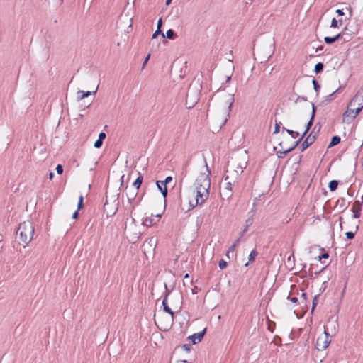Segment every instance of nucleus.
Instances as JSON below:
<instances>
[{"label":"nucleus","mask_w":363,"mask_h":363,"mask_svg":"<svg viewBox=\"0 0 363 363\" xmlns=\"http://www.w3.org/2000/svg\"><path fill=\"white\" fill-rule=\"evenodd\" d=\"M211 171L206 162L201 166L200 174L197 176L194 182V189L193 194L195 197V203L190 201L191 206H198L203 204L209 196V189L211 187L210 179Z\"/></svg>","instance_id":"f257e3e1"},{"label":"nucleus","mask_w":363,"mask_h":363,"mask_svg":"<svg viewBox=\"0 0 363 363\" xmlns=\"http://www.w3.org/2000/svg\"><path fill=\"white\" fill-rule=\"evenodd\" d=\"M234 103V96L232 94L223 95L217 102L215 116L212 120V126L215 130L220 129L228 121Z\"/></svg>","instance_id":"f03ea898"},{"label":"nucleus","mask_w":363,"mask_h":363,"mask_svg":"<svg viewBox=\"0 0 363 363\" xmlns=\"http://www.w3.org/2000/svg\"><path fill=\"white\" fill-rule=\"evenodd\" d=\"M363 108V87L360 88L349 102L343 113V121L350 123Z\"/></svg>","instance_id":"7ed1b4c3"},{"label":"nucleus","mask_w":363,"mask_h":363,"mask_svg":"<svg viewBox=\"0 0 363 363\" xmlns=\"http://www.w3.org/2000/svg\"><path fill=\"white\" fill-rule=\"evenodd\" d=\"M247 161L248 156L245 151L238 153L232 157L231 161L228 162L226 172L229 173L230 171H233L238 175L247 167Z\"/></svg>","instance_id":"20e7f679"},{"label":"nucleus","mask_w":363,"mask_h":363,"mask_svg":"<svg viewBox=\"0 0 363 363\" xmlns=\"http://www.w3.org/2000/svg\"><path fill=\"white\" fill-rule=\"evenodd\" d=\"M17 234L19 242L24 247L31 242L34 235V226L30 220L21 223L18 225Z\"/></svg>","instance_id":"39448f33"},{"label":"nucleus","mask_w":363,"mask_h":363,"mask_svg":"<svg viewBox=\"0 0 363 363\" xmlns=\"http://www.w3.org/2000/svg\"><path fill=\"white\" fill-rule=\"evenodd\" d=\"M201 85L198 83H192L190 84L186 98V104L189 108L193 107L199 100Z\"/></svg>","instance_id":"423d86ee"},{"label":"nucleus","mask_w":363,"mask_h":363,"mask_svg":"<svg viewBox=\"0 0 363 363\" xmlns=\"http://www.w3.org/2000/svg\"><path fill=\"white\" fill-rule=\"evenodd\" d=\"M154 320L157 327L164 331H167L171 328L174 323V316L172 315H164L159 312L154 315Z\"/></svg>","instance_id":"0eeeda50"},{"label":"nucleus","mask_w":363,"mask_h":363,"mask_svg":"<svg viewBox=\"0 0 363 363\" xmlns=\"http://www.w3.org/2000/svg\"><path fill=\"white\" fill-rule=\"evenodd\" d=\"M315 107L314 104H312V114H311V119H310V121H308V123L307 124L306 130H304V132L301 135V136L299 138V140H297L294 143V145L293 146H291V147H289L287 149L281 147V150L278 151L277 153L278 157L283 158L287 153H289L291 151H292L297 146V145L298 144L299 141L305 136V135L307 133V132L309 130L311 126L312 125L313 121V119H314V116H315Z\"/></svg>","instance_id":"6e6552de"},{"label":"nucleus","mask_w":363,"mask_h":363,"mask_svg":"<svg viewBox=\"0 0 363 363\" xmlns=\"http://www.w3.org/2000/svg\"><path fill=\"white\" fill-rule=\"evenodd\" d=\"M330 338L328 332V328L325 327L324 334L318 337L316 341V347L318 350H325L330 343Z\"/></svg>","instance_id":"1a4fd4ad"},{"label":"nucleus","mask_w":363,"mask_h":363,"mask_svg":"<svg viewBox=\"0 0 363 363\" xmlns=\"http://www.w3.org/2000/svg\"><path fill=\"white\" fill-rule=\"evenodd\" d=\"M229 176L227 175L225 178V182L223 184V186L221 187V194L226 197L227 199H230L232 196V189L233 184L228 181Z\"/></svg>","instance_id":"9d476101"},{"label":"nucleus","mask_w":363,"mask_h":363,"mask_svg":"<svg viewBox=\"0 0 363 363\" xmlns=\"http://www.w3.org/2000/svg\"><path fill=\"white\" fill-rule=\"evenodd\" d=\"M362 201H355L352 205V211L354 213V218H358L361 215L362 203H363V196L362 198Z\"/></svg>","instance_id":"9b49d317"},{"label":"nucleus","mask_w":363,"mask_h":363,"mask_svg":"<svg viewBox=\"0 0 363 363\" xmlns=\"http://www.w3.org/2000/svg\"><path fill=\"white\" fill-rule=\"evenodd\" d=\"M315 140V137L311 134L306 138L301 145V150L303 152L308 148Z\"/></svg>","instance_id":"f8f14e48"},{"label":"nucleus","mask_w":363,"mask_h":363,"mask_svg":"<svg viewBox=\"0 0 363 363\" xmlns=\"http://www.w3.org/2000/svg\"><path fill=\"white\" fill-rule=\"evenodd\" d=\"M138 191L137 189H129L126 192V196L128 201V203H131L132 201L135 199Z\"/></svg>","instance_id":"ddd939ff"},{"label":"nucleus","mask_w":363,"mask_h":363,"mask_svg":"<svg viewBox=\"0 0 363 363\" xmlns=\"http://www.w3.org/2000/svg\"><path fill=\"white\" fill-rule=\"evenodd\" d=\"M162 307L163 311L167 313V315H172V316H174V312L167 304V294L165 296L162 301Z\"/></svg>","instance_id":"4468645a"},{"label":"nucleus","mask_w":363,"mask_h":363,"mask_svg":"<svg viewBox=\"0 0 363 363\" xmlns=\"http://www.w3.org/2000/svg\"><path fill=\"white\" fill-rule=\"evenodd\" d=\"M205 333L206 329H204L202 332L194 334L191 336L193 343L196 344V342H199L202 340Z\"/></svg>","instance_id":"2eb2a0df"},{"label":"nucleus","mask_w":363,"mask_h":363,"mask_svg":"<svg viewBox=\"0 0 363 363\" xmlns=\"http://www.w3.org/2000/svg\"><path fill=\"white\" fill-rule=\"evenodd\" d=\"M156 184L157 188L162 192V194L164 196V198H165L167 195V186H165L161 181H157Z\"/></svg>","instance_id":"dca6fc26"},{"label":"nucleus","mask_w":363,"mask_h":363,"mask_svg":"<svg viewBox=\"0 0 363 363\" xmlns=\"http://www.w3.org/2000/svg\"><path fill=\"white\" fill-rule=\"evenodd\" d=\"M240 241V238L237 239L235 241V242L229 247V249L227 252V254H226V255L228 258H229V253H232V257L234 256V252H235L236 247L238 246Z\"/></svg>","instance_id":"f3484780"},{"label":"nucleus","mask_w":363,"mask_h":363,"mask_svg":"<svg viewBox=\"0 0 363 363\" xmlns=\"http://www.w3.org/2000/svg\"><path fill=\"white\" fill-rule=\"evenodd\" d=\"M156 223L155 218L152 217H147L143 220L142 224L146 227H150Z\"/></svg>","instance_id":"a211bd4d"},{"label":"nucleus","mask_w":363,"mask_h":363,"mask_svg":"<svg viewBox=\"0 0 363 363\" xmlns=\"http://www.w3.org/2000/svg\"><path fill=\"white\" fill-rule=\"evenodd\" d=\"M341 37H342V35L340 33H339L334 37H325L324 41L327 44H332L334 42H335L336 40H337L338 39H340Z\"/></svg>","instance_id":"6ab92c4d"},{"label":"nucleus","mask_w":363,"mask_h":363,"mask_svg":"<svg viewBox=\"0 0 363 363\" xmlns=\"http://www.w3.org/2000/svg\"><path fill=\"white\" fill-rule=\"evenodd\" d=\"M91 92L90 91H79L77 92V101H81L82 99H84V98L86 97H88L89 96L91 95Z\"/></svg>","instance_id":"aec40b11"},{"label":"nucleus","mask_w":363,"mask_h":363,"mask_svg":"<svg viewBox=\"0 0 363 363\" xmlns=\"http://www.w3.org/2000/svg\"><path fill=\"white\" fill-rule=\"evenodd\" d=\"M142 182H143V177L141 175H140L133 184V186L135 187L134 189H137V191H138V189L140 188V186L142 184Z\"/></svg>","instance_id":"412c9836"},{"label":"nucleus","mask_w":363,"mask_h":363,"mask_svg":"<svg viewBox=\"0 0 363 363\" xmlns=\"http://www.w3.org/2000/svg\"><path fill=\"white\" fill-rule=\"evenodd\" d=\"M340 142V137L339 136H333L332 138V140L329 144V146L328 147H333L337 144H339Z\"/></svg>","instance_id":"4be33fe9"},{"label":"nucleus","mask_w":363,"mask_h":363,"mask_svg":"<svg viewBox=\"0 0 363 363\" xmlns=\"http://www.w3.org/2000/svg\"><path fill=\"white\" fill-rule=\"evenodd\" d=\"M174 36H175V34H174V32L173 30L172 29H169L167 32H166V35H164V34L162 33V38H164L165 37L169 38V39H174Z\"/></svg>","instance_id":"5701e85b"},{"label":"nucleus","mask_w":363,"mask_h":363,"mask_svg":"<svg viewBox=\"0 0 363 363\" xmlns=\"http://www.w3.org/2000/svg\"><path fill=\"white\" fill-rule=\"evenodd\" d=\"M342 24V20H336L335 18H333L331 21V24H330V27L332 28H337L339 27L340 25Z\"/></svg>","instance_id":"b1692460"},{"label":"nucleus","mask_w":363,"mask_h":363,"mask_svg":"<svg viewBox=\"0 0 363 363\" xmlns=\"http://www.w3.org/2000/svg\"><path fill=\"white\" fill-rule=\"evenodd\" d=\"M338 186V182L336 180H332L330 182L328 187L331 191H333L337 189Z\"/></svg>","instance_id":"393cba45"},{"label":"nucleus","mask_w":363,"mask_h":363,"mask_svg":"<svg viewBox=\"0 0 363 363\" xmlns=\"http://www.w3.org/2000/svg\"><path fill=\"white\" fill-rule=\"evenodd\" d=\"M155 242V240L153 238H151L150 240L148 242H145L143 245L144 247V252L146 254V250L147 247H149L150 250H154L152 248V244Z\"/></svg>","instance_id":"a878e982"},{"label":"nucleus","mask_w":363,"mask_h":363,"mask_svg":"<svg viewBox=\"0 0 363 363\" xmlns=\"http://www.w3.org/2000/svg\"><path fill=\"white\" fill-rule=\"evenodd\" d=\"M258 255V252L256 250H253L251 251V252L250 253L249 255V262H254L255 257H257V255Z\"/></svg>","instance_id":"bb28decb"},{"label":"nucleus","mask_w":363,"mask_h":363,"mask_svg":"<svg viewBox=\"0 0 363 363\" xmlns=\"http://www.w3.org/2000/svg\"><path fill=\"white\" fill-rule=\"evenodd\" d=\"M254 216V211H252V214L250 215V218L246 220V226L244 230V232L247 231V228L252 225V217Z\"/></svg>","instance_id":"cd10ccee"},{"label":"nucleus","mask_w":363,"mask_h":363,"mask_svg":"<svg viewBox=\"0 0 363 363\" xmlns=\"http://www.w3.org/2000/svg\"><path fill=\"white\" fill-rule=\"evenodd\" d=\"M284 130H286L289 135H291L292 138H296L299 135V133L297 131H294L291 130L286 129L285 128H283Z\"/></svg>","instance_id":"c85d7f7f"},{"label":"nucleus","mask_w":363,"mask_h":363,"mask_svg":"<svg viewBox=\"0 0 363 363\" xmlns=\"http://www.w3.org/2000/svg\"><path fill=\"white\" fill-rule=\"evenodd\" d=\"M323 69V65L321 62H319L315 65L314 71L315 73H320Z\"/></svg>","instance_id":"c756f323"},{"label":"nucleus","mask_w":363,"mask_h":363,"mask_svg":"<svg viewBox=\"0 0 363 363\" xmlns=\"http://www.w3.org/2000/svg\"><path fill=\"white\" fill-rule=\"evenodd\" d=\"M83 201H84V196L83 195H80L79 197V201L77 204V209L80 210L83 207Z\"/></svg>","instance_id":"7c9ffc66"},{"label":"nucleus","mask_w":363,"mask_h":363,"mask_svg":"<svg viewBox=\"0 0 363 363\" xmlns=\"http://www.w3.org/2000/svg\"><path fill=\"white\" fill-rule=\"evenodd\" d=\"M318 296H314L313 299V305H312V311L315 309L317 303H318Z\"/></svg>","instance_id":"2f4dec72"},{"label":"nucleus","mask_w":363,"mask_h":363,"mask_svg":"<svg viewBox=\"0 0 363 363\" xmlns=\"http://www.w3.org/2000/svg\"><path fill=\"white\" fill-rule=\"evenodd\" d=\"M102 143H103L102 140H101L98 139V140H96L95 141V143H94V147H95L96 148H100V147H101V145H102Z\"/></svg>","instance_id":"473e14b6"},{"label":"nucleus","mask_w":363,"mask_h":363,"mask_svg":"<svg viewBox=\"0 0 363 363\" xmlns=\"http://www.w3.org/2000/svg\"><path fill=\"white\" fill-rule=\"evenodd\" d=\"M218 265H219V267H220L221 269H224V268H225V267H226V266H227V263H226V262H225V261H224L223 259H221V260H220V262H219V264H218Z\"/></svg>","instance_id":"72a5a7b5"},{"label":"nucleus","mask_w":363,"mask_h":363,"mask_svg":"<svg viewBox=\"0 0 363 363\" xmlns=\"http://www.w3.org/2000/svg\"><path fill=\"white\" fill-rule=\"evenodd\" d=\"M306 102L307 100L305 97L303 96H298L295 101V103H301V102Z\"/></svg>","instance_id":"f704fd0d"},{"label":"nucleus","mask_w":363,"mask_h":363,"mask_svg":"<svg viewBox=\"0 0 363 363\" xmlns=\"http://www.w3.org/2000/svg\"><path fill=\"white\" fill-rule=\"evenodd\" d=\"M56 172L59 174H61L63 172V168L61 164H57V166L56 167Z\"/></svg>","instance_id":"c9c22d12"},{"label":"nucleus","mask_w":363,"mask_h":363,"mask_svg":"<svg viewBox=\"0 0 363 363\" xmlns=\"http://www.w3.org/2000/svg\"><path fill=\"white\" fill-rule=\"evenodd\" d=\"M345 235L348 239H353L354 237V233L352 232H347Z\"/></svg>","instance_id":"e433bc0d"},{"label":"nucleus","mask_w":363,"mask_h":363,"mask_svg":"<svg viewBox=\"0 0 363 363\" xmlns=\"http://www.w3.org/2000/svg\"><path fill=\"white\" fill-rule=\"evenodd\" d=\"M160 34L162 35L161 30L157 29L152 35V38L153 39L155 38L158 35H160Z\"/></svg>","instance_id":"4c0bfd02"},{"label":"nucleus","mask_w":363,"mask_h":363,"mask_svg":"<svg viewBox=\"0 0 363 363\" xmlns=\"http://www.w3.org/2000/svg\"><path fill=\"white\" fill-rule=\"evenodd\" d=\"M172 180V177H167L164 181H161L165 186H167V184L169 183Z\"/></svg>","instance_id":"58836bf2"},{"label":"nucleus","mask_w":363,"mask_h":363,"mask_svg":"<svg viewBox=\"0 0 363 363\" xmlns=\"http://www.w3.org/2000/svg\"><path fill=\"white\" fill-rule=\"evenodd\" d=\"M313 86H314V89L318 91V89L320 88V86L318 83L317 81H315V79L313 80Z\"/></svg>","instance_id":"ea45409f"},{"label":"nucleus","mask_w":363,"mask_h":363,"mask_svg":"<svg viewBox=\"0 0 363 363\" xmlns=\"http://www.w3.org/2000/svg\"><path fill=\"white\" fill-rule=\"evenodd\" d=\"M279 128H280L279 124L277 123L275 124L274 133H278L279 132Z\"/></svg>","instance_id":"a19ab883"},{"label":"nucleus","mask_w":363,"mask_h":363,"mask_svg":"<svg viewBox=\"0 0 363 363\" xmlns=\"http://www.w3.org/2000/svg\"><path fill=\"white\" fill-rule=\"evenodd\" d=\"M105 138H106V134L102 132V133H99L98 139H99V140L103 141V140L105 139Z\"/></svg>","instance_id":"79ce46f5"},{"label":"nucleus","mask_w":363,"mask_h":363,"mask_svg":"<svg viewBox=\"0 0 363 363\" xmlns=\"http://www.w3.org/2000/svg\"><path fill=\"white\" fill-rule=\"evenodd\" d=\"M162 25V18H160L157 22V29L161 30Z\"/></svg>","instance_id":"37998d69"},{"label":"nucleus","mask_w":363,"mask_h":363,"mask_svg":"<svg viewBox=\"0 0 363 363\" xmlns=\"http://www.w3.org/2000/svg\"><path fill=\"white\" fill-rule=\"evenodd\" d=\"M336 13L338 15V16H343L344 15V12L341 9H337L336 10Z\"/></svg>","instance_id":"c03bdc74"},{"label":"nucleus","mask_w":363,"mask_h":363,"mask_svg":"<svg viewBox=\"0 0 363 363\" xmlns=\"http://www.w3.org/2000/svg\"><path fill=\"white\" fill-rule=\"evenodd\" d=\"M150 55H147V56L145 57L144 62H143V67H144L146 65V63L147 62L148 60L150 59Z\"/></svg>","instance_id":"a18cd8bd"},{"label":"nucleus","mask_w":363,"mask_h":363,"mask_svg":"<svg viewBox=\"0 0 363 363\" xmlns=\"http://www.w3.org/2000/svg\"><path fill=\"white\" fill-rule=\"evenodd\" d=\"M78 211H79V210L77 209V211H76L72 214V218H73V219H76V218H78V216H79Z\"/></svg>","instance_id":"49530a36"},{"label":"nucleus","mask_w":363,"mask_h":363,"mask_svg":"<svg viewBox=\"0 0 363 363\" xmlns=\"http://www.w3.org/2000/svg\"><path fill=\"white\" fill-rule=\"evenodd\" d=\"M290 301L293 303H296L298 301V298L296 297H293L290 298Z\"/></svg>","instance_id":"de8ad7c7"},{"label":"nucleus","mask_w":363,"mask_h":363,"mask_svg":"<svg viewBox=\"0 0 363 363\" xmlns=\"http://www.w3.org/2000/svg\"><path fill=\"white\" fill-rule=\"evenodd\" d=\"M53 177H54V173H53V172H50V173L49 174V178H50V179H52L53 178Z\"/></svg>","instance_id":"09e8293b"},{"label":"nucleus","mask_w":363,"mask_h":363,"mask_svg":"<svg viewBox=\"0 0 363 363\" xmlns=\"http://www.w3.org/2000/svg\"><path fill=\"white\" fill-rule=\"evenodd\" d=\"M328 256H329V255H328V253H324V254H323L322 257H323V258H328Z\"/></svg>","instance_id":"8fccbe9b"},{"label":"nucleus","mask_w":363,"mask_h":363,"mask_svg":"<svg viewBox=\"0 0 363 363\" xmlns=\"http://www.w3.org/2000/svg\"><path fill=\"white\" fill-rule=\"evenodd\" d=\"M176 363H188L186 360H179Z\"/></svg>","instance_id":"3c124183"},{"label":"nucleus","mask_w":363,"mask_h":363,"mask_svg":"<svg viewBox=\"0 0 363 363\" xmlns=\"http://www.w3.org/2000/svg\"><path fill=\"white\" fill-rule=\"evenodd\" d=\"M255 0H245V3L246 4H251Z\"/></svg>","instance_id":"603ef678"},{"label":"nucleus","mask_w":363,"mask_h":363,"mask_svg":"<svg viewBox=\"0 0 363 363\" xmlns=\"http://www.w3.org/2000/svg\"><path fill=\"white\" fill-rule=\"evenodd\" d=\"M230 79H231V76L230 75L228 76L227 79H226V82H230Z\"/></svg>","instance_id":"864d4df0"},{"label":"nucleus","mask_w":363,"mask_h":363,"mask_svg":"<svg viewBox=\"0 0 363 363\" xmlns=\"http://www.w3.org/2000/svg\"><path fill=\"white\" fill-rule=\"evenodd\" d=\"M171 2H172V0H166V5L170 4Z\"/></svg>","instance_id":"5fc2aeb1"},{"label":"nucleus","mask_w":363,"mask_h":363,"mask_svg":"<svg viewBox=\"0 0 363 363\" xmlns=\"http://www.w3.org/2000/svg\"><path fill=\"white\" fill-rule=\"evenodd\" d=\"M302 298H303L305 300L306 299V294L305 293L302 294Z\"/></svg>","instance_id":"6e6d98bb"},{"label":"nucleus","mask_w":363,"mask_h":363,"mask_svg":"<svg viewBox=\"0 0 363 363\" xmlns=\"http://www.w3.org/2000/svg\"><path fill=\"white\" fill-rule=\"evenodd\" d=\"M121 185L122 186V185H123V183L124 175H122V177H121Z\"/></svg>","instance_id":"4d7b16f0"},{"label":"nucleus","mask_w":363,"mask_h":363,"mask_svg":"<svg viewBox=\"0 0 363 363\" xmlns=\"http://www.w3.org/2000/svg\"><path fill=\"white\" fill-rule=\"evenodd\" d=\"M139 233H135V236L133 239H137L138 238Z\"/></svg>","instance_id":"13d9d810"},{"label":"nucleus","mask_w":363,"mask_h":363,"mask_svg":"<svg viewBox=\"0 0 363 363\" xmlns=\"http://www.w3.org/2000/svg\"><path fill=\"white\" fill-rule=\"evenodd\" d=\"M130 230V227L128 228H125V231L127 233H129Z\"/></svg>","instance_id":"bf43d9fd"},{"label":"nucleus","mask_w":363,"mask_h":363,"mask_svg":"<svg viewBox=\"0 0 363 363\" xmlns=\"http://www.w3.org/2000/svg\"><path fill=\"white\" fill-rule=\"evenodd\" d=\"M160 216H161V215H160V214H157V215H156V216H155V217H156L157 218H160Z\"/></svg>","instance_id":"052dcab7"},{"label":"nucleus","mask_w":363,"mask_h":363,"mask_svg":"<svg viewBox=\"0 0 363 363\" xmlns=\"http://www.w3.org/2000/svg\"><path fill=\"white\" fill-rule=\"evenodd\" d=\"M96 89H98V87H97ZM96 91H97V89H96V90L93 92V93H94V94H95L96 93Z\"/></svg>","instance_id":"680f3d73"},{"label":"nucleus","mask_w":363,"mask_h":363,"mask_svg":"<svg viewBox=\"0 0 363 363\" xmlns=\"http://www.w3.org/2000/svg\"><path fill=\"white\" fill-rule=\"evenodd\" d=\"M188 277H189V275H188V274H186L184 277L188 278Z\"/></svg>","instance_id":"e2e57ef3"},{"label":"nucleus","mask_w":363,"mask_h":363,"mask_svg":"<svg viewBox=\"0 0 363 363\" xmlns=\"http://www.w3.org/2000/svg\"><path fill=\"white\" fill-rule=\"evenodd\" d=\"M350 15L352 14V9H350Z\"/></svg>","instance_id":"0e129e2a"},{"label":"nucleus","mask_w":363,"mask_h":363,"mask_svg":"<svg viewBox=\"0 0 363 363\" xmlns=\"http://www.w3.org/2000/svg\"><path fill=\"white\" fill-rule=\"evenodd\" d=\"M230 256L232 257V253H229V257H230Z\"/></svg>","instance_id":"69168bd1"}]
</instances>
